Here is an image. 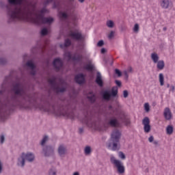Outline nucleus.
<instances>
[{"label":"nucleus","instance_id":"1","mask_svg":"<svg viewBox=\"0 0 175 175\" xmlns=\"http://www.w3.org/2000/svg\"><path fill=\"white\" fill-rule=\"evenodd\" d=\"M8 2L10 5H18V6L16 5L14 8L12 6L8 7V14L10 16L11 20H22L23 21H25L21 16L25 13L27 9H28L29 12H32L34 8V12L38 15L42 14L44 16V13H47V10L42 8L38 14L36 10H35V5L28 2L22 4L23 0H8Z\"/></svg>","mask_w":175,"mask_h":175},{"label":"nucleus","instance_id":"2","mask_svg":"<svg viewBox=\"0 0 175 175\" xmlns=\"http://www.w3.org/2000/svg\"><path fill=\"white\" fill-rule=\"evenodd\" d=\"M22 18L27 23H32L36 25H40V24H53L54 18L52 17L46 18L43 14H38L35 13V8L33 7V10L31 12L28 8L25 11V14L21 16Z\"/></svg>","mask_w":175,"mask_h":175},{"label":"nucleus","instance_id":"3","mask_svg":"<svg viewBox=\"0 0 175 175\" xmlns=\"http://www.w3.org/2000/svg\"><path fill=\"white\" fill-rule=\"evenodd\" d=\"M121 137V133L120 131L116 129L112 132L111 135V140L112 142H110L108 144V148L112 150V151H117L118 150V144H120V138Z\"/></svg>","mask_w":175,"mask_h":175},{"label":"nucleus","instance_id":"4","mask_svg":"<svg viewBox=\"0 0 175 175\" xmlns=\"http://www.w3.org/2000/svg\"><path fill=\"white\" fill-rule=\"evenodd\" d=\"M25 159L28 162H32L35 159V155L31 152L27 154L23 153L21 157L18 159V165L23 167L25 165Z\"/></svg>","mask_w":175,"mask_h":175},{"label":"nucleus","instance_id":"5","mask_svg":"<svg viewBox=\"0 0 175 175\" xmlns=\"http://www.w3.org/2000/svg\"><path fill=\"white\" fill-rule=\"evenodd\" d=\"M12 91H14L15 95H18L19 96H21L23 99H25V96L27 95V93L24 90V86L21 83H16L14 84Z\"/></svg>","mask_w":175,"mask_h":175},{"label":"nucleus","instance_id":"6","mask_svg":"<svg viewBox=\"0 0 175 175\" xmlns=\"http://www.w3.org/2000/svg\"><path fill=\"white\" fill-rule=\"evenodd\" d=\"M111 162L118 169V172L119 174H123V173H125V167H124L120 161L116 159V157H111Z\"/></svg>","mask_w":175,"mask_h":175},{"label":"nucleus","instance_id":"7","mask_svg":"<svg viewBox=\"0 0 175 175\" xmlns=\"http://www.w3.org/2000/svg\"><path fill=\"white\" fill-rule=\"evenodd\" d=\"M48 82L56 92H65L66 89L65 88H59L58 85H57V83L55 82V77L49 79Z\"/></svg>","mask_w":175,"mask_h":175},{"label":"nucleus","instance_id":"8","mask_svg":"<svg viewBox=\"0 0 175 175\" xmlns=\"http://www.w3.org/2000/svg\"><path fill=\"white\" fill-rule=\"evenodd\" d=\"M68 36L72 39H74V40H83V39H84L81 31H79V30H75L74 31H70Z\"/></svg>","mask_w":175,"mask_h":175},{"label":"nucleus","instance_id":"9","mask_svg":"<svg viewBox=\"0 0 175 175\" xmlns=\"http://www.w3.org/2000/svg\"><path fill=\"white\" fill-rule=\"evenodd\" d=\"M64 57H66V58H68V61H70V59H72V61L79 62L83 59V55L75 54L73 56H72V53H70V52H66L64 53Z\"/></svg>","mask_w":175,"mask_h":175},{"label":"nucleus","instance_id":"10","mask_svg":"<svg viewBox=\"0 0 175 175\" xmlns=\"http://www.w3.org/2000/svg\"><path fill=\"white\" fill-rule=\"evenodd\" d=\"M142 124L144 125L145 133H150L151 131V125H150V118H148V117H145L142 120Z\"/></svg>","mask_w":175,"mask_h":175},{"label":"nucleus","instance_id":"11","mask_svg":"<svg viewBox=\"0 0 175 175\" xmlns=\"http://www.w3.org/2000/svg\"><path fill=\"white\" fill-rule=\"evenodd\" d=\"M64 66V63L60 58H56L53 61V66L58 72L60 69H62V66Z\"/></svg>","mask_w":175,"mask_h":175},{"label":"nucleus","instance_id":"12","mask_svg":"<svg viewBox=\"0 0 175 175\" xmlns=\"http://www.w3.org/2000/svg\"><path fill=\"white\" fill-rule=\"evenodd\" d=\"M75 80L77 84H84L85 81V77L83 74H79L75 76Z\"/></svg>","mask_w":175,"mask_h":175},{"label":"nucleus","instance_id":"13","mask_svg":"<svg viewBox=\"0 0 175 175\" xmlns=\"http://www.w3.org/2000/svg\"><path fill=\"white\" fill-rule=\"evenodd\" d=\"M43 151L44 152L45 157H49L51 154L54 152V148L52 146H46V148H43Z\"/></svg>","mask_w":175,"mask_h":175},{"label":"nucleus","instance_id":"14","mask_svg":"<svg viewBox=\"0 0 175 175\" xmlns=\"http://www.w3.org/2000/svg\"><path fill=\"white\" fill-rule=\"evenodd\" d=\"M163 116L165 120L169 121V120H172V111L169 107H166L164 109Z\"/></svg>","mask_w":175,"mask_h":175},{"label":"nucleus","instance_id":"15","mask_svg":"<svg viewBox=\"0 0 175 175\" xmlns=\"http://www.w3.org/2000/svg\"><path fill=\"white\" fill-rule=\"evenodd\" d=\"M108 124H109L110 126H112V128H118L120 126V122L116 118L114 119H111Z\"/></svg>","mask_w":175,"mask_h":175},{"label":"nucleus","instance_id":"16","mask_svg":"<svg viewBox=\"0 0 175 175\" xmlns=\"http://www.w3.org/2000/svg\"><path fill=\"white\" fill-rule=\"evenodd\" d=\"M96 83L100 86L103 87V81H102V75L100 72H97Z\"/></svg>","mask_w":175,"mask_h":175},{"label":"nucleus","instance_id":"17","mask_svg":"<svg viewBox=\"0 0 175 175\" xmlns=\"http://www.w3.org/2000/svg\"><path fill=\"white\" fill-rule=\"evenodd\" d=\"M160 5L163 9H167L170 5V0H161Z\"/></svg>","mask_w":175,"mask_h":175},{"label":"nucleus","instance_id":"18","mask_svg":"<svg viewBox=\"0 0 175 175\" xmlns=\"http://www.w3.org/2000/svg\"><path fill=\"white\" fill-rule=\"evenodd\" d=\"M65 152H66V148L63 145H60L58 148V153L62 157V155H64Z\"/></svg>","mask_w":175,"mask_h":175},{"label":"nucleus","instance_id":"19","mask_svg":"<svg viewBox=\"0 0 175 175\" xmlns=\"http://www.w3.org/2000/svg\"><path fill=\"white\" fill-rule=\"evenodd\" d=\"M103 98L105 100H110V98H111V94H110V92L105 91L103 94Z\"/></svg>","mask_w":175,"mask_h":175},{"label":"nucleus","instance_id":"20","mask_svg":"<svg viewBox=\"0 0 175 175\" xmlns=\"http://www.w3.org/2000/svg\"><path fill=\"white\" fill-rule=\"evenodd\" d=\"M26 65L29 68H31V70H32V71L31 72V75H35V71L33 70V69H35V64H33V62H32V61H29L27 62Z\"/></svg>","mask_w":175,"mask_h":175},{"label":"nucleus","instance_id":"21","mask_svg":"<svg viewBox=\"0 0 175 175\" xmlns=\"http://www.w3.org/2000/svg\"><path fill=\"white\" fill-rule=\"evenodd\" d=\"M151 58L154 64H157L158 61H159V56L156 53H153L151 54Z\"/></svg>","mask_w":175,"mask_h":175},{"label":"nucleus","instance_id":"22","mask_svg":"<svg viewBox=\"0 0 175 175\" xmlns=\"http://www.w3.org/2000/svg\"><path fill=\"white\" fill-rule=\"evenodd\" d=\"M157 69H159V70H162V69L165 68V62H163V60H160L158 62H157Z\"/></svg>","mask_w":175,"mask_h":175},{"label":"nucleus","instance_id":"23","mask_svg":"<svg viewBox=\"0 0 175 175\" xmlns=\"http://www.w3.org/2000/svg\"><path fill=\"white\" fill-rule=\"evenodd\" d=\"M59 17L62 19V20H66L68 19V14H66V12H59Z\"/></svg>","mask_w":175,"mask_h":175},{"label":"nucleus","instance_id":"24","mask_svg":"<svg viewBox=\"0 0 175 175\" xmlns=\"http://www.w3.org/2000/svg\"><path fill=\"white\" fill-rule=\"evenodd\" d=\"M159 80L160 83V85H163L165 84V78L163 77V74L160 73L159 75Z\"/></svg>","mask_w":175,"mask_h":175},{"label":"nucleus","instance_id":"25","mask_svg":"<svg viewBox=\"0 0 175 175\" xmlns=\"http://www.w3.org/2000/svg\"><path fill=\"white\" fill-rule=\"evenodd\" d=\"M85 124H86V125H88V126H89V128H92L93 129H96V123L95 122H92L90 123L89 121H86L85 122Z\"/></svg>","mask_w":175,"mask_h":175},{"label":"nucleus","instance_id":"26","mask_svg":"<svg viewBox=\"0 0 175 175\" xmlns=\"http://www.w3.org/2000/svg\"><path fill=\"white\" fill-rule=\"evenodd\" d=\"M167 135H172L173 133V126L169 125L166 128Z\"/></svg>","mask_w":175,"mask_h":175},{"label":"nucleus","instance_id":"27","mask_svg":"<svg viewBox=\"0 0 175 175\" xmlns=\"http://www.w3.org/2000/svg\"><path fill=\"white\" fill-rule=\"evenodd\" d=\"M118 94V89L113 88L111 90V96H117Z\"/></svg>","mask_w":175,"mask_h":175},{"label":"nucleus","instance_id":"28","mask_svg":"<svg viewBox=\"0 0 175 175\" xmlns=\"http://www.w3.org/2000/svg\"><path fill=\"white\" fill-rule=\"evenodd\" d=\"M106 24L108 28H113L114 27V22L111 20L107 21Z\"/></svg>","mask_w":175,"mask_h":175},{"label":"nucleus","instance_id":"29","mask_svg":"<svg viewBox=\"0 0 175 175\" xmlns=\"http://www.w3.org/2000/svg\"><path fill=\"white\" fill-rule=\"evenodd\" d=\"M72 44V42L69 39H66L64 42V47H69Z\"/></svg>","mask_w":175,"mask_h":175},{"label":"nucleus","instance_id":"30","mask_svg":"<svg viewBox=\"0 0 175 175\" xmlns=\"http://www.w3.org/2000/svg\"><path fill=\"white\" fill-rule=\"evenodd\" d=\"M85 69H86V70H90L91 72L94 70V66L91 64H88L85 66Z\"/></svg>","mask_w":175,"mask_h":175},{"label":"nucleus","instance_id":"31","mask_svg":"<svg viewBox=\"0 0 175 175\" xmlns=\"http://www.w3.org/2000/svg\"><path fill=\"white\" fill-rule=\"evenodd\" d=\"M85 154L86 155H88V154H91V147H90V146H86V147L85 148Z\"/></svg>","mask_w":175,"mask_h":175},{"label":"nucleus","instance_id":"32","mask_svg":"<svg viewBox=\"0 0 175 175\" xmlns=\"http://www.w3.org/2000/svg\"><path fill=\"white\" fill-rule=\"evenodd\" d=\"M47 33H49V31L46 28H43L41 30L42 36H46V35H47Z\"/></svg>","mask_w":175,"mask_h":175},{"label":"nucleus","instance_id":"33","mask_svg":"<svg viewBox=\"0 0 175 175\" xmlns=\"http://www.w3.org/2000/svg\"><path fill=\"white\" fill-rule=\"evenodd\" d=\"M139 24L136 23L133 27V32H135V33H137V32H139Z\"/></svg>","mask_w":175,"mask_h":175},{"label":"nucleus","instance_id":"34","mask_svg":"<svg viewBox=\"0 0 175 175\" xmlns=\"http://www.w3.org/2000/svg\"><path fill=\"white\" fill-rule=\"evenodd\" d=\"M144 110L146 111V113L150 111V104H148V103L144 104Z\"/></svg>","mask_w":175,"mask_h":175},{"label":"nucleus","instance_id":"35","mask_svg":"<svg viewBox=\"0 0 175 175\" xmlns=\"http://www.w3.org/2000/svg\"><path fill=\"white\" fill-rule=\"evenodd\" d=\"M88 99H89V100H90L92 103L95 102V96H94V94H92L91 96H88Z\"/></svg>","mask_w":175,"mask_h":175},{"label":"nucleus","instance_id":"36","mask_svg":"<svg viewBox=\"0 0 175 175\" xmlns=\"http://www.w3.org/2000/svg\"><path fill=\"white\" fill-rule=\"evenodd\" d=\"M47 140H49V137L44 136L41 142V146H44Z\"/></svg>","mask_w":175,"mask_h":175},{"label":"nucleus","instance_id":"37","mask_svg":"<svg viewBox=\"0 0 175 175\" xmlns=\"http://www.w3.org/2000/svg\"><path fill=\"white\" fill-rule=\"evenodd\" d=\"M0 121H5V113L0 111Z\"/></svg>","mask_w":175,"mask_h":175},{"label":"nucleus","instance_id":"38","mask_svg":"<svg viewBox=\"0 0 175 175\" xmlns=\"http://www.w3.org/2000/svg\"><path fill=\"white\" fill-rule=\"evenodd\" d=\"M119 157H120L121 159H125V154L122 152H119L118 153Z\"/></svg>","mask_w":175,"mask_h":175},{"label":"nucleus","instance_id":"39","mask_svg":"<svg viewBox=\"0 0 175 175\" xmlns=\"http://www.w3.org/2000/svg\"><path fill=\"white\" fill-rule=\"evenodd\" d=\"M104 44V42H103V40H100L98 43H97V46L98 47H102V46H103Z\"/></svg>","mask_w":175,"mask_h":175},{"label":"nucleus","instance_id":"40","mask_svg":"<svg viewBox=\"0 0 175 175\" xmlns=\"http://www.w3.org/2000/svg\"><path fill=\"white\" fill-rule=\"evenodd\" d=\"M115 73H116V75H118V76L119 77H121V71H120V70L116 69V70H115Z\"/></svg>","mask_w":175,"mask_h":175},{"label":"nucleus","instance_id":"41","mask_svg":"<svg viewBox=\"0 0 175 175\" xmlns=\"http://www.w3.org/2000/svg\"><path fill=\"white\" fill-rule=\"evenodd\" d=\"M52 2H54V0H45L44 5H49V3H52Z\"/></svg>","mask_w":175,"mask_h":175},{"label":"nucleus","instance_id":"42","mask_svg":"<svg viewBox=\"0 0 175 175\" xmlns=\"http://www.w3.org/2000/svg\"><path fill=\"white\" fill-rule=\"evenodd\" d=\"M114 36V31H111L110 33L108 35L109 39H111Z\"/></svg>","mask_w":175,"mask_h":175},{"label":"nucleus","instance_id":"43","mask_svg":"<svg viewBox=\"0 0 175 175\" xmlns=\"http://www.w3.org/2000/svg\"><path fill=\"white\" fill-rule=\"evenodd\" d=\"M128 91L127 90H124L123 92V96H124V98H128Z\"/></svg>","mask_w":175,"mask_h":175},{"label":"nucleus","instance_id":"44","mask_svg":"<svg viewBox=\"0 0 175 175\" xmlns=\"http://www.w3.org/2000/svg\"><path fill=\"white\" fill-rule=\"evenodd\" d=\"M0 142H1V144H3V142H5V136H3V135L1 136Z\"/></svg>","mask_w":175,"mask_h":175},{"label":"nucleus","instance_id":"45","mask_svg":"<svg viewBox=\"0 0 175 175\" xmlns=\"http://www.w3.org/2000/svg\"><path fill=\"white\" fill-rule=\"evenodd\" d=\"M53 8H59V3H57L55 1H54Z\"/></svg>","mask_w":175,"mask_h":175},{"label":"nucleus","instance_id":"46","mask_svg":"<svg viewBox=\"0 0 175 175\" xmlns=\"http://www.w3.org/2000/svg\"><path fill=\"white\" fill-rule=\"evenodd\" d=\"M148 141L150 142V143H152V142H154V137L150 136L148 139Z\"/></svg>","mask_w":175,"mask_h":175},{"label":"nucleus","instance_id":"47","mask_svg":"<svg viewBox=\"0 0 175 175\" xmlns=\"http://www.w3.org/2000/svg\"><path fill=\"white\" fill-rule=\"evenodd\" d=\"M116 85H118V87H121V81H116Z\"/></svg>","mask_w":175,"mask_h":175},{"label":"nucleus","instance_id":"48","mask_svg":"<svg viewBox=\"0 0 175 175\" xmlns=\"http://www.w3.org/2000/svg\"><path fill=\"white\" fill-rule=\"evenodd\" d=\"M170 91H171L172 92H174V85H172L170 87Z\"/></svg>","mask_w":175,"mask_h":175},{"label":"nucleus","instance_id":"49","mask_svg":"<svg viewBox=\"0 0 175 175\" xmlns=\"http://www.w3.org/2000/svg\"><path fill=\"white\" fill-rule=\"evenodd\" d=\"M105 53H106V49H105L104 48H103V49H101V53H102V54H105Z\"/></svg>","mask_w":175,"mask_h":175},{"label":"nucleus","instance_id":"50","mask_svg":"<svg viewBox=\"0 0 175 175\" xmlns=\"http://www.w3.org/2000/svg\"><path fill=\"white\" fill-rule=\"evenodd\" d=\"M64 116H66L67 117H70V115L68 114V113H63Z\"/></svg>","mask_w":175,"mask_h":175},{"label":"nucleus","instance_id":"51","mask_svg":"<svg viewBox=\"0 0 175 175\" xmlns=\"http://www.w3.org/2000/svg\"><path fill=\"white\" fill-rule=\"evenodd\" d=\"M49 174L50 175H55V172H53V174H51V172H49Z\"/></svg>","mask_w":175,"mask_h":175},{"label":"nucleus","instance_id":"52","mask_svg":"<svg viewBox=\"0 0 175 175\" xmlns=\"http://www.w3.org/2000/svg\"><path fill=\"white\" fill-rule=\"evenodd\" d=\"M85 0H79V2H80L81 3H83V2H84Z\"/></svg>","mask_w":175,"mask_h":175},{"label":"nucleus","instance_id":"53","mask_svg":"<svg viewBox=\"0 0 175 175\" xmlns=\"http://www.w3.org/2000/svg\"><path fill=\"white\" fill-rule=\"evenodd\" d=\"M83 132V129H79V133H81Z\"/></svg>","mask_w":175,"mask_h":175},{"label":"nucleus","instance_id":"54","mask_svg":"<svg viewBox=\"0 0 175 175\" xmlns=\"http://www.w3.org/2000/svg\"><path fill=\"white\" fill-rule=\"evenodd\" d=\"M124 75L125 76H126V77H128V74L126 73V71L124 72Z\"/></svg>","mask_w":175,"mask_h":175},{"label":"nucleus","instance_id":"55","mask_svg":"<svg viewBox=\"0 0 175 175\" xmlns=\"http://www.w3.org/2000/svg\"><path fill=\"white\" fill-rule=\"evenodd\" d=\"M73 175H79V172H75Z\"/></svg>","mask_w":175,"mask_h":175},{"label":"nucleus","instance_id":"56","mask_svg":"<svg viewBox=\"0 0 175 175\" xmlns=\"http://www.w3.org/2000/svg\"><path fill=\"white\" fill-rule=\"evenodd\" d=\"M153 143H154V144H158V142H157V141H154Z\"/></svg>","mask_w":175,"mask_h":175},{"label":"nucleus","instance_id":"57","mask_svg":"<svg viewBox=\"0 0 175 175\" xmlns=\"http://www.w3.org/2000/svg\"><path fill=\"white\" fill-rule=\"evenodd\" d=\"M129 72H132V68H130Z\"/></svg>","mask_w":175,"mask_h":175},{"label":"nucleus","instance_id":"58","mask_svg":"<svg viewBox=\"0 0 175 175\" xmlns=\"http://www.w3.org/2000/svg\"><path fill=\"white\" fill-rule=\"evenodd\" d=\"M167 88H169V87H170V85L167 84Z\"/></svg>","mask_w":175,"mask_h":175},{"label":"nucleus","instance_id":"59","mask_svg":"<svg viewBox=\"0 0 175 175\" xmlns=\"http://www.w3.org/2000/svg\"><path fill=\"white\" fill-rule=\"evenodd\" d=\"M163 31H166V27H164V28H163Z\"/></svg>","mask_w":175,"mask_h":175},{"label":"nucleus","instance_id":"60","mask_svg":"<svg viewBox=\"0 0 175 175\" xmlns=\"http://www.w3.org/2000/svg\"><path fill=\"white\" fill-rule=\"evenodd\" d=\"M60 47H61V49H62V47H63V46H62V44L60 45Z\"/></svg>","mask_w":175,"mask_h":175},{"label":"nucleus","instance_id":"61","mask_svg":"<svg viewBox=\"0 0 175 175\" xmlns=\"http://www.w3.org/2000/svg\"><path fill=\"white\" fill-rule=\"evenodd\" d=\"M2 94V91H0V95Z\"/></svg>","mask_w":175,"mask_h":175}]
</instances>
